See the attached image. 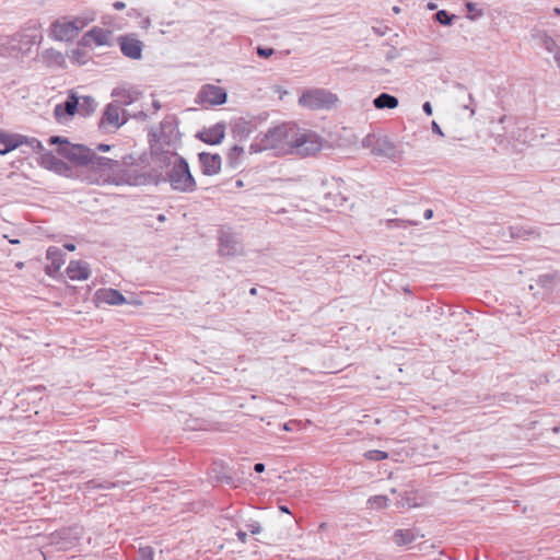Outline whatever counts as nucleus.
Masks as SVG:
<instances>
[{"label": "nucleus", "mask_w": 560, "mask_h": 560, "mask_svg": "<svg viewBox=\"0 0 560 560\" xmlns=\"http://www.w3.org/2000/svg\"><path fill=\"white\" fill-rule=\"evenodd\" d=\"M60 153L79 165L90 166L96 173L91 180L97 184L138 186L147 182L145 176L137 170L121 168L117 161L98 156L84 145L67 144L60 148Z\"/></svg>", "instance_id": "f257e3e1"}, {"label": "nucleus", "mask_w": 560, "mask_h": 560, "mask_svg": "<svg viewBox=\"0 0 560 560\" xmlns=\"http://www.w3.org/2000/svg\"><path fill=\"white\" fill-rule=\"evenodd\" d=\"M156 160L166 168V180L173 190L178 192H192L196 190V180L184 158L174 151H166L158 155Z\"/></svg>", "instance_id": "f03ea898"}, {"label": "nucleus", "mask_w": 560, "mask_h": 560, "mask_svg": "<svg viewBox=\"0 0 560 560\" xmlns=\"http://www.w3.org/2000/svg\"><path fill=\"white\" fill-rule=\"evenodd\" d=\"M292 129L293 124L290 122L270 128L256 138L249 147V152L272 151L279 156L291 154Z\"/></svg>", "instance_id": "7ed1b4c3"}, {"label": "nucleus", "mask_w": 560, "mask_h": 560, "mask_svg": "<svg viewBox=\"0 0 560 560\" xmlns=\"http://www.w3.org/2000/svg\"><path fill=\"white\" fill-rule=\"evenodd\" d=\"M96 20V13L94 11H85L77 16H63L50 25V36L55 40L70 42L74 39L79 33L86 27L89 24Z\"/></svg>", "instance_id": "20e7f679"}, {"label": "nucleus", "mask_w": 560, "mask_h": 560, "mask_svg": "<svg viewBox=\"0 0 560 560\" xmlns=\"http://www.w3.org/2000/svg\"><path fill=\"white\" fill-rule=\"evenodd\" d=\"M291 154L299 156L314 155L322 150V138L312 130L300 128L293 124Z\"/></svg>", "instance_id": "39448f33"}, {"label": "nucleus", "mask_w": 560, "mask_h": 560, "mask_svg": "<svg viewBox=\"0 0 560 560\" xmlns=\"http://www.w3.org/2000/svg\"><path fill=\"white\" fill-rule=\"evenodd\" d=\"M338 101V96L328 90L310 89L301 94L299 105L311 110L330 109Z\"/></svg>", "instance_id": "423d86ee"}, {"label": "nucleus", "mask_w": 560, "mask_h": 560, "mask_svg": "<svg viewBox=\"0 0 560 560\" xmlns=\"http://www.w3.org/2000/svg\"><path fill=\"white\" fill-rule=\"evenodd\" d=\"M361 144L374 156L393 159L396 154L394 143L386 136L369 133L362 139Z\"/></svg>", "instance_id": "0eeeda50"}, {"label": "nucleus", "mask_w": 560, "mask_h": 560, "mask_svg": "<svg viewBox=\"0 0 560 560\" xmlns=\"http://www.w3.org/2000/svg\"><path fill=\"white\" fill-rule=\"evenodd\" d=\"M83 47H110L113 45V32L108 28L94 26L80 39Z\"/></svg>", "instance_id": "6e6552de"}, {"label": "nucleus", "mask_w": 560, "mask_h": 560, "mask_svg": "<svg viewBox=\"0 0 560 560\" xmlns=\"http://www.w3.org/2000/svg\"><path fill=\"white\" fill-rule=\"evenodd\" d=\"M219 252L223 256H236L242 253V243L236 233L228 228H222L219 231Z\"/></svg>", "instance_id": "1a4fd4ad"}, {"label": "nucleus", "mask_w": 560, "mask_h": 560, "mask_svg": "<svg viewBox=\"0 0 560 560\" xmlns=\"http://www.w3.org/2000/svg\"><path fill=\"white\" fill-rule=\"evenodd\" d=\"M153 137L158 143L175 148L179 141V132L175 119L167 117L161 121L159 130L153 132Z\"/></svg>", "instance_id": "9d476101"}, {"label": "nucleus", "mask_w": 560, "mask_h": 560, "mask_svg": "<svg viewBox=\"0 0 560 560\" xmlns=\"http://www.w3.org/2000/svg\"><path fill=\"white\" fill-rule=\"evenodd\" d=\"M121 54L132 60H140L144 44L137 37L135 33H128L117 38Z\"/></svg>", "instance_id": "9b49d317"}, {"label": "nucleus", "mask_w": 560, "mask_h": 560, "mask_svg": "<svg viewBox=\"0 0 560 560\" xmlns=\"http://www.w3.org/2000/svg\"><path fill=\"white\" fill-rule=\"evenodd\" d=\"M121 112L119 105L114 103L108 104L100 120V128L105 131H112L121 127L126 122V119L121 118Z\"/></svg>", "instance_id": "f8f14e48"}, {"label": "nucleus", "mask_w": 560, "mask_h": 560, "mask_svg": "<svg viewBox=\"0 0 560 560\" xmlns=\"http://www.w3.org/2000/svg\"><path fill=\"white\" fill-rule=\"evenodd\" d=\"M226 97L228 95L224 89L213 84H206L198 94L200 103L211 106L224 104L226 102Z\"/></svg>", "instance_id": "ddd939ff"}, {"label": "nucleus", "mask_w": 560, "mask_h": 560, "mask_svg": "<svg viewBox=\"0 0 560 560\" xmlns=\"http://www.w3.org/2000/svg\"><path fill=\"white\" fill-rule=\"evenodd\" d=\"M80 98L74 93H71L63 103L55 106V118L58 122L67 121L78 112Z\"/></svg>", "instance_id": "4468645a"}, {"label": "nucleus", "mask_w": 560, "mask_h": 560, "mask_svg": "<svg viewBox=\"0 0 560 560\" xmlns=\"http://www.w3.org/2000/svg\"><path fill=\"white\" fill-rule=\"evenodd\" d=\"M95 301L98 305H124L127 303L126 298L118 290L112 288L97 290Z\"/></svg>", "instance_id": "2eb2a0df"}, {"label": "nucleus", "mask_w": 560, "mask_h": 560, "mask_svg": "<svg viewBox=\"0 0 560 560\" xmlns=\"http://www.w3.org/2000/svg\"><path fill=\"white\" fill-rule=\"evenodd\" d=\"M199 161L202 165V173L205 175H215L221 170L222 160L219 154L202 152L199 154Z\"/></svg>", "instance_id": "dca6fc26"}, {"label": "nucleus", "mask_w": 560, "mask_h": 560, "mask_svg": "<svg viewBox=\"0 0 560 560\" xmlns=\"http://www.w3.org/2000/svg\"><path fill=\"white\" fill-rule=\"evenodd\" d=\"M66 273L71 280H86L91 270L88 262L82 260H72L69 262Z\"/></svg>", "instance_id": "f3484780"}, {"label": "nucleus", "mask_w": 560, "mask_h": 560, "mask_svg": "<svg viewBox=\"0 0 560 560\" xmlns=\"http://www.w3.org/2000/svg\"><path fill=\"white\" fill-rule=\"evenodd\" d=\"M224 136L225 126L223 124H215L199 133V138L209 144H219L224 139Z\"/></svg>", "instance_id": "a211bd4d"}, {"label": "nucleus", "mask_w": 560, "mask_h": 560, "mask_svg": "<svg viewBox=\"0 0 560 560\" xmlns=\"http://www.w3.org/2000/svg\"><path fill=\"white\" fill-rule=\"evenodd\" d=\"M20 145H23L21 135H12L0 130V155L7 154Z\"/></svg>", "instance_id": "6ab92c4d"}, {"label": "nucleus", "mask_w": 560, "mask_h": 560, "mask_svg": "<svg viewBox=\"0 0 560 560\" xmlns=\"http://www.w3.org/2000/svg\"><path fill=\"white\" fill-rule=\"evenodd\" d=\"M47 259L50 262L46 266V272L50 276L57 273L65 264L63 254L61 249L56 246H50L47 249Z\"/></svg>", "instance_id": "aec40b11"}, {"label": "nucleus", "mask_w": 560, "mask_h": 560, "mask_svg": "<svg viewBox=\"0 0 560 560\" xmlns=\"http://www.w3.org/2000/svg\"><path fill=\"white\" fill-rule=\"evenodd\" d=\"M537 45L549 54H553L559 47L557 42L545 31L534 34Z\"/></svg>", "instance_id": "412c9836"}, {"label": "nucleus", "mask_w": 560, "mask_h": 560, "mask_svg": "<svg viewBox=\"0 0 560 560\" xmlns=\"http://www.w3.org/2000/svg\"><path fill=\"white\" fill-rule=\"evenodd\" d=\"M398 98L388 93H381L373 100V105L377 109H394L398 106Z\"/></svg>", "instance_id": "4be33fe9"}, {"label": "nucleus", "mask_w": 560, "mask_h": 560, "mask_svg": "<svg viewBox=\"0 0 560 560\" xmlns=\"http://www.w3.org/2000/svg\"><path fill=\"white\" fill-rule=\"evenodd\" d=\"M413 539L415 536L410 530L398 529L394 533V541L398 546L410 544Z\"/></svg>", "instance_id": "5701e85b"}, {"label": "nucleus", "mask_w": 560, "mask_h": 560, "mask_svg": "<svg viewBox=\"0 0 560 560\" xmlns=\"http://www.w3.org/2000/svg\"><path fill=\"white\" fill-rule=\"evenodd\" d=\"M244 154V148L240 145H234L228 155L229 165L233 168L240 165V158Z\"/></svg>", "instance_id": "b1692460"}, {"label": "nucleus", "mask_w": 560, "mask_h": 560, "mask_svg": "<svg viewBox=\"0 0 560 560\" xmlns=\"http://www.w3.org/2000/svg\"><path fill=\"white\" fill-rule=\"evenodd\" d=\"M466 9L468 11L466 18L470 21H476V20L482 18L485 14L483 10L481 8H479L477 3H474V2H467Z\"/></svg>", "instance_id": "393cba45"}, {"label": "nucleus", "mask_w": 560, "mask_h": 560, "mask_svg": "<svg viewBox=\"0 0 560 560\" xmlns=\"http://www.w3.org/2000/svg\"><path fill=\"white\" fill-rule=\"evenodd\" d=\"M80 98V105L78 110L83 113L84 115L90 114L95 108V101L91 96H82Z\"/></svg>", "instance_id": "a878e982"}, {"label": "nucleus", "mask_w": 560, "mask_h": 560, "mask_svg": "<svg viewBox=\"0 0 560 560\" xmlns=\"http://www.w3.org/2000/svg\"><path fill=\"white\" fill-rule=\"evenodd\" d=\"M396 504L398 508L407 509L417 508L421 505V503L417 502L416 497H413L411 493H405L404 495H401V498L397 501Z\"/></svg>", "instance_id": "bb28decb"}, {"label": "nucleus", "mask_w": 560, "mask_h": 560, "mask_svg": "<svg viewBox=\"0 0 560 560\" xmlns=\"http://www.w3.org/2000/svg\"><path fill=\"white\" fill-rule=\"evenodd\" d=\"M389 499L386 495H374L371 497L368 501V504L371 509L380 510L384 509L388 505Z\"/></svg>", "instance_id": "cd10ccee"}, {"label": "nucleus", "mask_w": 560, "mask_h": 560, "mask_svg": "<svg viewBox=\"0 0 560 560\" xmlns=\"http://www.w3.org/2000/svg\"><path fill=\"white\" fill-rule=\"evenodd\" d=\"M364 457L373 462H380L386 459L388 454L384 451L371 450L364 453Z\"/></svg>", "instance_id": "c85d7f7f"}, {"label": "nucleus", "mask_w": 560, "mask_h": 560, "mask_svg": "<svg viewBox=\"0 0 560 560\" xmlns=\"http://www.w3.org/2000/svg\"><path fill=\"white\" fill-rule=\"evenodd\" d=\"M54 156L51 155L50 152H44L43 155H42V165L45 166L46 168H57V166H59L61 163L59 161H52Z\"/></svg>", "instance_id": "c756f323"}, {"label": "nucleus", "mask_w": 560, "mask_h": 560, "mask_svg": "<svg viewBox=\"0 0 560 560\" xmlns=\"http://www.w3.org/2000/svg\"><path fill=\"white\" fill-rule=\"evenodd\" d=\"M22 140L23 144L28 145L33 151H44V147L38 139L22 136Z\"/></svg>", "instance_id": "7c9ffc66"}, {"label": "nucleus", "mask_w": 560, "mask_h": 560, "mask_svg": "<svg viewBox=\"0 0 560 560\" xmlns=\"http://www.w3.org/2000/svg\"><path fill=\"white\" fill-rule=\"evenodd\" d=\"M435 19L443 25H451L455 15H450L445 10H441L435 14Z\"/></svg>", "instance_id": "2f4dec72"}, {"label": "nucleus", "mask_w": 560, "mask_h": 560, "mask_svg": "<svg viewBox=\"0 0 560 560\" xmlns=\"http://www.w3.org/2000/svg\"><path fill=\"white\" fill-rule=\"evenodd\" d=\"M153 549L149 546L141 547L139 549V556L137 560H153Z\"/></svg>", "instance_id": "473e14b6"}, {"label": "nucleus", "mask_w": 560, "mask_h": 560, "mask_svg": "<svg viewBox=\"0 0 560 560\" xmlns=\"http://www.w3.org/2000/svg\"><path fill=\"white\" fill-rule=\"evenodd\" d=\"M398 57H400V52L396 47H393V46L389 47V49L385 54V59L387 61H393V60L397 59Z\"/></svg>", "instance_id": "72a5a7b5"}, {"label": "nucleus", "mask_w": 560, "mask_h": 560, "mask_svg": "<svg viewBox=\"0 0 560 560\" xmlns=\"http://www.w3.org/2000/svg\"><path fill=\"white\" fill-rule=\"evenodd\" d=\"M257 54L262 58H268L273 54V49L268 47H258Z\"/></svg>", "instance_id": "f704fd0d"}, {"label": "nucleus", "mask_w": 560, "mask_h": 560, "mask_svg": "<svg viewBox=\"0 0 560 560\" xmlns=\"http://www.w3.org/2000/svg\"><path fill=\"white\" fill-rule=\"evenodd\" d=\"M247 529L253 534H259L261 532V527L259 523L253 522L246 525Z\"/></svg>", "instance_id": "c9c22d12"}, {"label": "nucleus", "mask_w": 560, "mask_h": 560, "mask_svg": "<svg viewBox=\"0 0 560 560\" xmlns=\"http://www.w3.org/2000/svg\"><path fill=\"white\" fill-rule=\"evenodd\" d=\"M91 486L93 488L110 489V488H115L117 485L113 483V482L96 483L95 481H91Z\"/></svg>", "instance_id": "e433bc0d"}, {"label": "nucleus", "mask_w": 560, "mask_h": 560, "mask_svg": "<svg viewBox=\"0 0 560 560\" xmlns=\"http://www.w3.org/2000/svg\"><path fill=\"white\" fill-rule=\"evenodd\" d=\"M551 280H552V278L547 275L539 277V283L541 285L553 289V285L550 284Z\"/></svg>", "instance_id": "4c0bfd02"}, {"label": "nucleus", "mask_w": 560, "mask_h": 560, "mask_svg": "<svg viewBox=\"0 0 560 560\" xmlns=\"http://www.w3.org/2000/svg\"><path fill=\"white\" fill-rule=\"evenodd\" d=\"M49 143L50 144L62 143L63 147L67 145V144H70L67 140H63V139H61L60 137H57V136L50 137L49 138Z\"/></svg>", "instance_id": "58836bf2"}, {"label": "nucleus", "mask_w": 560, "mask_h": 560, "mask_svg": "<svg viewBox=\"0 0 560 560\" xmlns=\"http://www.w3.org/2000/svg\"><path fill=\"white\" fill-rule=\"evenodd\" d=\"M431 127H432V131H433L434 133H436V135H439V136H441V137H443V136H444V133H443V131H442L441 127L439 126V124H438L435 120H433V121H432Z\"/></svg>", "instance_id": "ea45409f"}, {"label": "nucleus", "mask_w": 560, "mask_h": 560, "mask_svg": "<svg viewBox=\"0 0 560 560\" xmlns=\"http://www.w3.org/2000/svg\"><path fill=\"white\" fill-rule=\"evenodd\" d=\"M422 109H423V112H424L427 115H429V116H431V115H432V113H433V108H432V105H431V103H430V102H425V103L422 105Z\"/></svg>", "instance_id": "a19ab883"}, {"label": "nucleus", "mask_w": 560, "mask_h": 560, "mask_svg": "<svg viewBox=\"0 0 560 560\" xmlns=\"http://www.w3.org/2000/svg\"><path fill=\"white\" fill-rule=\"evenodd\" d=\"M236 536L237 538L242 541V542H246V539H247V534L243 530H238L236 533Z\"/></svg>", "instance_id": "79ce46f5"}, {"label": "nucleus", "mask_w": 560, "mask_h": 560, "mask_svg": "<svg viewBox=\"0 0 560 560\" xmlns=\"http://www.w3.org/2000/svg\"><path fill=\"white\" fill-rule=\"evenodd\" d=\"M113 7L115 10L119 11V10H124L126 8V4L122 1H116V2H114Z\"/></svg>", "instance_id": "37998d69"}, {"label": "nucleus", "mask_w": 560, "mask_h": 560, "mask_svg": "<svg viewBox=\"0 0 560 560\" xmlns=\"http://www.w3.org/2000/svg\"><path fill=\"white\" fill-rule=\"evenodd\" d=\"M552 55L556 63L560 68V49L558 48Z\"/></svg>", "instance_id": "c03bdc74"}, {"label": "nucleus", "mask_w": 560, "mask_h": 560, "mask_svg": "<svg viewBox=\"0 0 560 560\" xmlns=\"http://www.w3.org/2000/svg\"><path fill=\"white\" fill-rule=\"evenodd\" d=\"M423 217L425 220H430L433 218V210L432 209H427L423 213Z\"/></svg>", "instance_id": "a18cd8bd"}, {"label": "nucleus", "mask_w": 560, "mask_h": 560, "mask_svg": "<svg viewBox=\"0 0 560 560\" xmlns=\"http://www.w3.org/2000/svg\"><path fill=\"white\" fill-rule=\"evenodd\" d=\"M254 469L256 472H262L265 470V465L261 464V463H257L255 466H254Z\"/></svg>", "instance_id": "49530a36"}, {"label": "nucleus", "mask_w": 560, "mask_h": 560, "mask_svg": "<svg viewBox=\"0 0 560 560\" xmlns=\"http://www.w3.org/2000/svg\"><path fill=\"white\" fill-rule=\"evenodd\" d=\"M110 147L108 144H98L97 150L102 152L109 151Z\"/></svg>", "instance_id": "de8ad7c7"}, {"label": "nucleus", "mask_w": 560, "mask_h": 560, "mask_svg": "<svg viewBox=\"0 0 560 560\" xmlns=\"http://www.w3.org/2000/svg\"><path fill=\"white\" fill-rule=\"evenodd\" d=\"M63 247H65L67 250H69V252H73V250H75V245H74V244H72V243H66V244L63 245Z\"/></svg>", "instance_id": "09e8293b"}, {"label": "nucleus", "mask_w": 560, "mask_h": 560, "mask_svg": "<svg viewBox=\"0 0 560 560\" xmlns=\"http://www.w3.org/2000/svg\"><path fill=\"white\" fill-rule=\"evenodd\" d=\"M112 95H113V96H115V97H118V96L120 95V90L115 89V90L113 91V94H112Z\"/></svg>", "instance_id": "8fccbe9b"}, {"label": "nucleus", "mask_w": 560, "mask_h": 560, "mask_svg": "<svg viewBox=\"0 0 560 560\" xmlns=\"http://www.w3.org/2000/svg\"><path fill=\"white\" fill-rule=\"evenodd\" d=\"M166 220L165 215L164 214H159L158 215V221L160 222H164Z\"/></svg>", "instance_id": "3c124183"}, {"label": "nucleus", "mask_w": 560, "mask_h": 560, "mask_svg": "<svg viewBox=\"0 0 560 560\" xmlns=\"http://www.w3.org/2000/svg\"><path fill=\"white\" fill-rule=\"evenodd\" d=\"M428 9L429 10H435L436 5L434 3H428Z\"/></svg>", "instance_id": "603ef678"}, {"label": "nucleus", "mask_w": 560, "mask_h": 560, "mask_svg": "<svg viewBox=\"0 0 560 560\" xmlns=\"http://www.w3.org/2000/svg\"><path fill=\"white\" fill-rule=\"evenodd\" d=\"M375 72H376L377 74H383V73H385L386 71H385L384 69L380 68V69H376V70H375Z\"/></svg>", "instance_id": "864d4df0"}, {"label": "nucleus", "mask_w": 560, "mask_h": 560, "mask_svg": "<svg viewBox=\"0 0 560 560\" xmlns=\"http://www.w3.org/2000/svg\"><path fill=\"white\" fill-rule=\"evenodd\" d=\"M150 25V20L145 19L143 22V27H148Z\"/></svg>", "instance_id": "5fc2aeb1"}, {"label": "nucleus", "mask_w": 560, "mask_h": 560, "mask_svg": "<svg viewBox=\"0 0 560 560\" xmlns=\"http://www.w3.org/2000/svg\"><path fill=\"white\" fill-rule=\"evenodd\" d=\"M553 13L560 16V9L559 8H555L553 9Z\"/></svg>", "instance_id": "6e6d98bb"}, {"label": "nucleus", "mask_w": 560, "mask_h": 560, "mask_svg": "<svg viewBox=\"0 0 560 560\" xmlns=\"http://www.w3.org/2000/svg\"><path fill=\"white\" fill-rule=\"evenodd\" d=\"M280 510L285 513H290L287 506H280Z\"/></svg>", "instance_id": "4d7b16f0"}, {"label": "nucleus", "mask_w": 560, "mask_h": 560, "mask_svg": "<svg viewBox=\"0 0 560 560\" xmlns=\"http://www.w3.org/2000/svg\"><path fill=\"white\" fill-rule=\"evenodd\" d=\"M9 242H10L11 244H19V243H20V241H19V240H9Z\"/></svg>", "instance_id": "13d9d810"}, {"label": "nucleus", "mask_w": 560, "mask_h": 560, "mask_svg": "<svg viewBox=\"0 0 560 560\" xmlns=\"http://www.w3.org/2000/svg\"><path fill=\"white\" fill-rule=\"evenodd\" d=\"M505 119H506V116H502V117L499 119V122H500V124H503Z\"/></svg>", "instance_id": "bf43d9fd"}, {"label": "nucleus", "mask_w": 560, "mask_h": 560, "mask_svg": "<svg viewBox=\"0 0 560 560\" xmlns=\"http://www.w3.org/2000/svg\"><path fill=\"white\" fill-rule=\"evenodd\" d=\"M256 292H257V291H256V289H255V288L250 289V291H249V293H250L252 295H255V294H256Z\"/></svg>", "instance_id": "052dcab7"}, {"label": "nucleus", "mask_w": 560, "mask_h": 560, "mask_svg": "<svg viewBox=\"0 0 560 560\" xmlns=\"http://www.w3.org/2000/svg\"><path fill=\"white\" fill-rule=\"evenodd\" d=\"M283 430H285V431H290V428H289V424H288V423L283 424Z\"/></svg>", "instance_id": "680f3d73"}, {"label": "nucleus", "mask_w": 560, "mask_h": 560, "mask_svg": "<svg viewBox=\"0 0 560 560\" xmlns=\"http://www.w3.org/2000/svg\"><path fill=\"white\" fill-rule=\"evenodd\" d=\"M79 55H81V51H80V50H74V51H73V57H74V56H79Z\"/></svg>", "instance_id": "e2e57ef3"}, {"label": "nucleus", "mask_w": 560, "mask_h": 560, "mask_svg": "<svg viewBox=\"0 0 560 560\" xmlns=\"http://www.w3.org/2000/svg\"><path fill=\"white\" fill-rule=\"evenodd\" d=\"M512 236H513V237H514V236H517V237H520V236H521V234H520V232H517V233H515V232H512Z\"/></svg>", "instance_id": "0e129e2a"}, {"label": "nucleus", "mask_w": 560, "mask_h": 560, "mask_svg": "<svg viewBox=\"0 0 560 560\" xmlns=\"http://www.w3.org/2000/svg\"><path fill=\"white\" fill-rule=\"evenodd\" d=\"M393 10H394V12H396V13H398V12L400 11L398 7H394V8H393Z\"/></svg>", "instance_id": "69168bd1"}, {"label": "nucleus", "mask_w": 560, "mask_h": 560, "mask_svg": "<svg viewBox=\"0 0 560 560\" xmlns=\"http://www.w3.org/2000/svg\"><path fill=\"white\" fill-rule=\"evenodd\" d=\"M284 94H287V91L281 92L280 98H282Z\"/></svg>", "instance_id": "338daca9"}]
</instances>
